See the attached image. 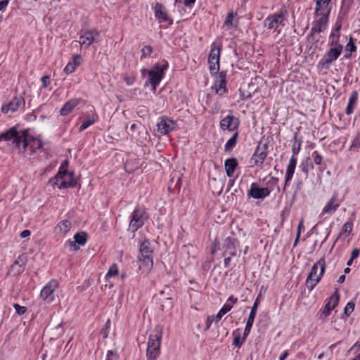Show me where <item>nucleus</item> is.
<instances>
[{"label":"nucleus","instance_id":"nucleus-62","mask_svg":"<svg viewBox=\"0 0 360 360\" xmlns=\"http://www.w3.org/2000/svg\"><path fill=\"white\" fill-rule=\"evenodd\" d=\"M302 229H304V226H303V221L301 220L298 224V226H297V236L298 237H300V234H301V231Z\"/></svg>","mask_w":360,"mask_h":360},{"label":"nucleus","instance_id":"nucleus-40","mask_svg":"<svg viewBox=\"0 0 360 360\" xmlns=\"http://www.w3.org/2000/svg\"><path fill=\"white\" fill-rule=\"evenodd\" d=\"M64 247L69 251H77L79 249V247L78 246L75 240L72 241L71 240H66L64 244Z\"/></svg>","mask_w":360,"mask_h":360},{"label":"nucleus","instance_id":"nucleus-53","mask_svg":"<svg viewBox=\"0 0 360 360\" xmlns=\"http://www.w3.org/2000/svg\"><path fill=\"white\" fill-rule=\"evenodd\" d=\"M124 80L128 86H131L135 82V77L134 76H125Z\"/></svg>","mask_w":360,"mask_h":360},{"label":"nucleus","instance_id":"nucleus-7","mask_svg":"<svg viewBox=\"0 0 360 360\" xmlns=\"http://www.w3.org/2000/svg\"><path fill=\"white\" fill-rule=\"evenodd\" d=\"M128 230L134 233L141 228L148 220V216L143 207L137 206L131 214Z\"/></svg>","mask_w":360,"mask_h":360},{"label":"nucleus","instance_id":"nucleus-39","mask_svg":"<svg viewBox=\"0 0 360 360\" xmlns=\"http://www.w3.org/2000/svg\"><path fill=\"white\" fill-rule=\"evenodd\" d=\"M278 181H279L278 178L275 177V176H271L269 178V179L268 180L267 183H266V184L268 186L267 188H269L270 189H271V191H272L274 190V188L275 187H276L277 188V191L279 192L280 191V188L278 186Z\"/></svg>","mask_w":360,"mask_h":360},{"label":"nucleus","instance_id":"nucleus-8","mask_svg":"<svg viewBox=\"0 0 360 360\" xmlns=\"http://www.w3.org/2000/svg\"><path fill=\"white\" fill-rule=\"evenodd\" d=\"M268 143L259 142L250 159L252 167H261L268 155Z\"/></svg>","mask_w":360,"mask_h":360},{"label":"nucleus","instance_id":"nucleus-22","mask_svg":"<svg viewBox=\"0 0 360 360\" xmlns=\"http://www.w3.org/2000/svg\"><path fill=\"white\" fill-rule=\"evenodd\" d=\"M72 59V61L69 62L63 70L64 72L67 75L72 73L77 67L81 65L82 58L79 54L73 55Z\"/></svg>","mask_w":360,"mask_h":360},{"label":"nucleus","instance_id":"nucleus-12","mask_svg":"<svg viewBox=\"0 0 360 360\" xmlns=\"http://www.w3.org/2000/svg\"><path fill=\"white\" fill-rule=\"evenodd\" d=\"M226 71L219 72L212 86V89L214 91L216 94L220 96L228 92L226 88Z\"/></svg>","mask_w":360,"mask_h":360},{"label":"nucleus","instance_id":"nucleus-55","mask_svg":"<svg viewBox=\"0 0 360 360\" xmlns=\"http://www.w3.org/2000/svg\"><path fill=\"white\" fill-rule=\"evenodd\" d=\"M255 316H256V314L250 313L248 321L246 322V325H248V326H250L252 327Z\"/></svg>","mask_w":360,"mask_h":360},{"label":"nucleus","instance_id":"nucleus-61","mask_svg":"<svg viewBox=\"0 0 360 360\" xmlns=\"http://www.w3.org/2000/svg\"><path fill=\"white\" fill-rule=\"evenodd\" d=\"M359 249H357V248L354 249L351 254L352 259H354L357 258L359 257Z\"/></svg>","mask_w":360,"mask_h":360},{"label":"nucleus","instance_id":"nucleus-3","mask_svg":"<svg viewBox=\"0 0 360 360\" xmlns=\"http://www.w3.org/2000/svg\"><path fill=\"white\" fill-rule=\"evenodd\" d=\"M326 270V260L323 257L312 266L306 280V285L309 291L314 290L320 282Z\"/></svg>","mask_w":360,"mask_h":360},{"label":"nucleus","instance_id":"nucleus-1","mask_svg":"<svg viewBox=\"0 0 360 360\" xmlns=\"http://www.w3.org/2000/svg\"><path fill=\"white\" fill-rule=\"evenodd\" d=\"M11 141L13 146L18 150L19 153L24 154L27 148L30 146L31 154L36 153L43 147V141L29 134L27 130L18 131L15 127L0 135V141Z\"/></svg>","mask_w":360,"mask_h":360},{"label":"nucleus","instance_id":"nucleus-33","mask_svg":"<svg viewBox=\"0 0 360 360\" xmlns=\"http://www.w3.org/2000/svg\"><path fill=\"white\" fill-rule=\"evenodd\" d=\"M311 157L313 158V162L316 165H320L319 169L322 172L326 169V165L322 164L323 158L319 153L318 151L315 150L312 153Z\"/></svg>","mask_w":360,"mask_h":360},{"label":"nucleus","instance_id":"nucleus-9","mask_svg":"<svg viewBox=\"0 0 360 360\" xmlns=\"http://www.w3.org/2000/svg\"><path fill=\"white\" fill-rule=\"evenodd\" d=\"M342 201L343 199L340 197L338 191H335L329 200L323 207L320 217H323L325 214H333L339 208Z\"/></svg>","mask_w":360,"mask_h":360},{"label":"nucleus","instance_id":"nucleus-58","mask_svg":"<svg viewBox=\"0 0 360 360\" xmlns=\"http://www.w3.org/2000/svg\"><path fill=\"white\" fill-rule=\"evenodd\" d=\"M252 328V326H248V325H245V330H244V332H243V340H246V338H248V336L249 335L250 333V330Z\"/></svg>","mask_w":360,"mask_h":360},{"label":"nucleus","instance_id":"nucleus-11","mask_svg":"<svg viewBox=\"0 0 360 360\" xmlns=\"http://www.w3.org/2000/svg\"><path fill=\"white\" fill-rule=\"evenodd\" d=\"M156 126L158 133H160L161 135H166L175 130L177 124L176 122L172 119L166 116H162L159 118Z\"/></svg>","mask_w":360,"mask_h":360},{"label":"nucleus","instance_id":"nucleus-49","mask_svg":"<svg viewBox=\"0 0 360 360\" xmlns=\"http://www.w3.org/2000/svg\"><path fill=\"white\" fill-rule=\"evenodd\" d=\"M360 147V136H356L352 141L350 150H356Z\"/></svg>","mask_w":360,"mask_h":360},{"label":"nucleus","instance_id":"nucleus-24","mask_svg":"<svg viewBox=\"0 0 360 360\" xmlns=\"http://www.w3.org/2000/svg\"><path fill=\"white\" fill-rule=\"evenodd\" d=\"M154 12L155 16L158 20L165 22L169 20L166 8L162 4L157 3L154 8Z\"/></svg>","mask_w":360,"mask_h":360},{"label":"nucleus","instance_id":"nucleus-32","mask_svg":"<svg viewBox=\"0 0 360 360\" xmlns=\"http://www.w3.org/2000/svg\"><path fill=\"white\" fill-rule=\"evenodd\" d=\"M340 25H339L335 30L330 34V45L331 46H338L339 44L338 41L340 39Z\"/></svg>","mask_w":360,"mask_h":360},{"label":"nucleus","instance_id":"nucleus-41","mask_svg":"<svg viewBox=\"0 0 360 360\" xmlns=\"http://www.w3.org/2000/svg\"><path fill=\"white\" fill-rule=\"evenodd\" d=\"M333 309L330 307V304H326L323 309L321 311L319 318L320 319H325L328 316Z\"/></svg>","mask_w":360,"mask_h":360},{"label":"nucleus","instance_id":"nucleus-21","mask_svg":"<svg viewBox=\"0 0 360 360\" xmlns=\"http://www.w3.org/2000/svg\"><path fill=\"white\" fill-rule=\"evenodd\" d=\"M81 102L80 98H72L67 101L60 110V115L66 116L69 115L75 107H77Z\"/></svg>","mask_w":360,"mask_h":360},{"label":"nucleus","instance_id":"nucleus-31","mask_svg":"<svg viewBox=\"0 0 360 360\" xmlns=\"http://www.w3.org/2000/svg\"><path fill=\"white\" fill-rule=\"evenodd\" d=\"M220 60L208 58L209 68L212 75H217L219 71Z\"/></svg>","mask_w":360,"mask_h":360},{"label":"nucleus","instance_id":"nucleus-45","mask_svg":"<svg viewBox=\"0 0 360 360\" xmlns=\"http://www.w3.org/2000/svg\"><path fill=\"white\" fill-rule=\"evenodd\" d=\"M13 307H14L16 314H18V315H23L27 311V308L25 307L20 306L18 303H14L13 304Z\"/></svg>","mask_w":360,"mask_h":360},{"label":"nucleus","instance_id":"nucleus-56","mask_svg":"<svg viewBox=\"0 0 360 360\" xmlns=\"http://www.w3.org/2000/svg\"><path fill=\"white\" fill-rule=\"evenodd\" d=\"M233 256H230V255H227L226 257H224V268H229L230 264H231V257Z\"/></svg>","mask_w":360,"mask_h":360},{"label":"nucleus","instance_id":"nucleus-28","mask_svg":"<svg viewBox=\"0 0 360 360\" xmlns=\"http://www.w3.org/2000/svg\"><path fill=\"white\" fill-rule=\"evenodd\" d=\"M71 221L65 219L60 221L56 227V231H58L60 233L65 235L71 229Z\"/></svg>","mask_w":360,"mask_h":360},{"label":"nucleus","instance_id":"nucleus-64","mask_svg":"<svg viewBox=\"0 0 360 360\" xmlns=\"http://www.w3.org/2000/svg\"><path fill=\"white\" fill-rule=\"evenodd\" d=\"M30 234H31L30 231L26 229L21 232L20 236H21V238H27V237L30 236Z\"/></svg>","mask_w":360,"mask_h":360},{"label":"nucleus","instance_id":"nucleus-5","mask_svg":"<svg viewBox=\"0 0 360 360\" xmlns=\"http://www.w3.org/2000/svg\"><path fill=\"white\" fill-rule=\"evenodd\" d=\"M168 68V63L165 61L163 64L155 63L150 70L146 69L141 70V75L145 77L148 74V81L152 86L153 91L156 90L157 86L161 82L165 75V71Z\"/></svg>","mask_w":360,"mask_h":360},{"label":"nucleus","instance_id":"nucleus-57","mask_svg":"<svg viewBox=\"0 0 360 360\" xmlns=\"http://www.w3.org/2000/svg\"><path fill=\"white\" fill-rule=\"evenodd\" d=\"M258 305H259V300H258V297H257L255 300V302L253 304V306L251 308V311H250L251 314H257V309H258Z\"/></svg>","mask_w":360,"mask_h":360},{"label":"nucleus","instance_id":"nucleus-36","mask_svg":"<svg viewBox=\"0 0 360 360\" xmlns=\"http://www.w3.org/2000/svg\"><path fill=\"white\" fill-rule=\"evenodd\" d=\"M339 299H340V295H339L338 290H336L333 293V295L329 297V300L326 304H330V307L333 309H335V307L338 304Z\"/></svg>","mask_w":360,"mask_h":360},{"label":"nucleus","instance_id":"nucleus-10","mask_svg":"<svg viewBox=\"0 0 360 360\" xmlns=\"http://www.w3.org/2000/svg\"><path fill=\"white\" fill-rule=\"evenodd\" d=\"M239 125V119L233 115L232 113L227 115L224 118H223L220 121L219 123V127L221 130H227L233 133L238 131Z\"/></svg>","mask_w":360,"mask_h":360},{"label":"nucleus","instance_id":"nucleus-19","mask_svg":"<svg viewBox=\"0 0 360 360\" xmlns=\"http://www.w3.org/2000/svg\"><path fill=\"white\" fill-rule=\"evenodd\" d=\"M330 13L329 5L316 4L315 15L316 20L314 22H328Z\"/></svg>","mask_w":360,"mask_h":360},{"label":"nucleus","instance_id":"nucleus-37","mask_svg":"<svg viewBox=\"0 0 360 360\" xmlns=\"http://www.w3.org/2000/svg\"><path fill=\"white\" fill-rule=\"evenodd\" d=\"M297 159L295 155H292L287 165L286 172L295 173V170L297 165Z\"/></svg>","mask_w":360,"mask_h":360},{"label":"nucleus","instance_id":"nucleus-34","mask_svg":"<svg viewBox=\"0 0 360 360\" xmlns=\"http://www.w3.org/2000/svg\"><path fill=\"white\" fill-rule=\"evenodd\" d=\"M74 239L78 245H84L87 240V235L85 232L77 233L74 236Z\"/></svg>","mask_w":360,"mask_h":360},{"label":"nucleus","instance_id":"nucleus-2","mask_svg":"<svg viewBox=\"0 0 360 360\" xmlns=\"http://www.w3.org/2000/svg\"><path fill=\"white\" fill-rule=\"evenodd\" d=\"M68 162L65 160L59 167L56 176L49 181L52 186H58L59 189L73 188L77 185V180L74 178V172L68 171Z\"/></svg>","mask_w":360,"mask_h":360},{"label":"nucleus","instance_id":"nucleus-29","mask_svg":"<svg viewBox=\"0 0 360 360\" xmlns=\"http://www.w3.org/2000/svg\"><path fill=\"white\" fill-rule=\"evenodd\" d=\"M221 51V46L217 44V43L215 42H213L211 44V49L209 54V58L220 60Z\"/></svg>","mask_w":360,"mask_h":360},{"label":"nucleus","instance_id":"nucleus-51","mask_svg":"<svg viewBox=\"0 0 360 360\" xmlns=\"http://www.w3.org/2000/svg\"><path fill=\"white\" fill-rule=\"evenodd\" d=\"M346 50L349 52L356 51V47L352 41V38H350L349 41L346 45Z\"/></svg>","mask_w":360,"mask_h":360},{"label":"nucleus","instance_id":"nucleus-25","mask_svg":"<svg viewBox=\"0 0 360 360\" xmlns=\"http://www.w3.org/2000/svg\"><path fill=\"white\" fill-rule=\"evenodd\" d=\"M288 15V11L285 8H282L278 13L269 15L266 20L269 22H283L286 20L285 16Z\"/></svg>","mask_w":360,"mask_h":360},{"label":"nucleus","instance_id":"nucleus-43","mask_svg":"<svg viewBox=\"0 0 360 360\" xmlns=\"http://www.w3.org/2000/svg\"><path fill=\"white\" fill-rule=\"evenodd\" d=\"M355 307V304L353 302H349L345 309H344V314L347 316H349L350 314L354 311Z\"/></svg>","mask_w":360,"mask_h":360},{"label":"nucleus","instance_id":"nucleus-52","mask_svg":"<svg viewBox=\"0 0 360 360\" xmlns=\"http://www.w3.org/2000/svg\"><path fill=\"white\" fill-rule=\"evenodd\" d=\"M233 308L232 304H225L219 310L222 314L225 315L229 311H231Z\"/></svg>","mask_w":360,"mask_h":360},{"label":"nucleus","instance_id":"nucleus-30","mask_svg":"<svg viewBox=\"0 0 360 360\" xmlns=\"http://www.w3.org/2000/svg\"><path fill=\"white\" fill-rule=\"evenodd\" d=\"M239 131H236L235 133H233L231 137L227 141L226 144L224 145V150L225 151H230L233 148L236 147L237 143V140L238 138Z\"/></svg>","mask_w":360,"mask_h":360},{"label":"nucleus","instance_id":"nucleus-44","mask_svg":"<svg viewBox=\"0 0 360 360\" xmlns=\"http://www.w3.org/2000/svg\"><path fill=\"white\" fill-rule=\"evenodd\" d=\"M118 274V268L116 264H112L109 268L105 277H112Z\"/></svg>","mask_w":360,"mask_h":360},{"label":"nucleus","instance_id":"nucleus-6","mask_svg":"<svg viewBox=\"0 0 360 360\" xmlns=\"http://www.w3.org/2000/svg\"><path fill=\"white\" fill-rule=\"evenodd\" d=\"M153 250L148 240H145L139 245V255L138 260L140 263L139 269L149 271L153 266Z\"/></svg>","mask_w":360,"mask_h":360},{"label":"nucleus","instance_id":"nucleus-48","mask_svg":"<svg viewBox=\"0 0 360 360\" xmlns=\"http://www.w3.org/2000/svg\"><path fill=\"white\" fill-rule=\"evenodd\" d=\"M41 88L45 89L48 87L51 84L50 76L46 75L41 78Z\"/></svg>","mask_w":360,"mask_h":360},{"label":"nucleus","instance_id":"nucleus-35","mask_svg":"<svg viewBox=\"0 0 360 360\" xmlns=\"http://www.w3.org/2000/svg\"><path fill=\"white\" fill-rule=\"evenodd\" d=\"M353 228V221L352 220L346 221L342 226L340 235L349 236Z\"/></svg>","mask_w":360,"mask_h":360},{"label":"nucleus","instance_id":"nucleus-26","mask_svg":"<svg viewBox=\"0 0 360 360\" xmlns=\"http://www.w3.org/2000/svg\"><path fill=\"white\" fill-rule=\"evenodd\" d=\"M238 165V160L236 158H229L224 162V168L226 175L231 177Z\"/></svg>","mask_w":360,"mask_h":360},{"label":"nucleus","instance_id":"nucleus-27","mask_svg":"<svg viewBox=\"0 0 360 360\" xmlns=\"http://www.w3.org/2000/svg\"><path fill=\"white\" fill-rule=\"evenodd\" d=\"M358 99V93L356 91H352L346 108V114L350 115L353 112L354 108L356 104Z\"/></svg>","mask_w":360,"mask_h":360},{"label":"nucleus","instance_id":"nucleus-46","mask_svg":"<svg viewBox=\"0 0 360 360\" xmlns=\"http://www.w3.org/2000/svg\"><path fill=\"white\" fill-rule=\"evenodd\" d=\"M245 342V340H243V337H240V335L238 334L234 338L233 340V345L236 347L240 348L241 346L243 345V343Z\"/></svg>","mask_w":360,"mask_h":360},{"label":"nucleus","instance_id":"nucleus-63","mask_svg":"<svg viewBox=\"0 0 360 360\" xmlns=\"http://www.w3.org/2000/svg\"><path fill=\"white\" fill-rule=\"evenodd\" d=\"M300 145H301V143H300L298 145V147H296L295 145L292 146V151L293 153V155L295 156V155L299 153V152L300 150Z\"/></svg>","mask_w":360,"mask_h":360},{"label":"nucleus","instance_id":"nucleus-14","mask_svg":"<svg viewBox=\"0 0 360 360\" xmlns=\"http://www.w3.org/2000/svg\"><path fill=\"white\" fill-rule=\"evenodd\" d=\"M240 245L239 240L236 238L226 237L223 243V253L222 256L226 257L227 255L236 256L238 248Z\"/></svg>","mask_w":360,"mask_h":360},{"label":"nucleus","instance_id":"nucleus-38","mask_svg":"<svg viewBox=\"0 0 360 360\" xmlns=\"http://www.w3.org/2000/svg\"><path fill=\"white\" fill-rule=\"evenodd\" d=\"M309 158L304 160L300 165L301 171L304 174L305 177L307 178L309 172Z\"/></svg>","mask_w":360,"mask_h":360},{"label":"nucleus","instance_id":"nucleus-59","mask_svg":"<svg viewBox=\"0 0 360 360\" xmlns=\"http://www.w3.org/2000/svg\"><path fill=\"white\" fill-rule=\"evenodd\" d=\"M235 15H236V13H234L233 11L229 12L226 16V18L224 22H232V21L234 19Z\"/></svg>","mask_w":360,"mask_h":360},{"label":"nucleus","instance_id":"nucleus-17","mask_svg":"<svg viewBox=\"0 0 360 360\" xmlns=\"http://www.w3.org/2000/svg\"><path fill=\"white\" fill-rule=\"evenodd\" d=\"M27 258L25 255H19L11 266L8 274L13 276L22 274L25 269Z\"/></svg>","mask_w":360,"mask_h":360},{"label":"nucleus","instance_id":"nucleus-16","mask_svg":"<svg viewBox=\"0 0 360 360\" xmlns=\"http://www.w3.org/2000/svg\"><path fill=\"white\" fill-rule=\"evenodd\" d=\"M271 193L269 188H260L257 183H252L248 191V195L254 199H264Z\"/></svg>","mask_w":360,"mask_h":360},{"label":"nucleus","instance_id":"nucleus-54","mask_svg":"<svg viewBox=\"0 0 360 360\" xmlns=\"http://www.w3.org/2000/svg\"><path fill=\"white\" fill-rule=\"evenodd\" d=\"M213 321H214V316H208L205 322V330L210 329Z\"/></svg>","mask_w":360,"mask_h":360},{"label":"nucleus","instance_id":"nucleus-23","mask_svg":"<svg viewBox=\"0 0 360 360\" xmlns=\"http://www.w3.org/2000/svg\"><path fill=\"white\" fill-rule=\"evenodd\" d=\"M98 120V115L97 113L94 111L91 115L88 114L85 116V120L83 121L82 124L79 128V131H82L87 129L91 125H93Z\"/></svg>","mask_w":360,"mask_h":360},{"label":"nucleus","instance_id":"nucleus-47","mask_svg":"<svg viewBox=\"0 0 360 360\" xmlns=\"http://www.w3.org/2000/svg\"><path fill=\"white\" fill-rule=\"evenodd\" d=\"M105 360H119V355L112 350H108L107 352Z\"/></svg>","mask_w":360,"mask_h":360},{"label":"nucleus","instance_id":"nucleus-42","mask_svg":"<svg viewBox=\"0 0 360 360\" xmlns=\"http://www.w3.org/2000/svg\"><path fill=\"white\" fill-rule=\"evenodd\" d=\"M153 52V47L150 45H146L143 46L141 49V59H143L146 57L150 56L151 53Z\"/></svg>","mask_w":360,"mask_h":360},{"label":"nucleus","instance_id":"nucleus-13","mask_svg":"<svg viewBox=\"0 0 360 360\" xmlns=\"http://www.w3.org/2000/svg\"><path fill=\"white\" fill-rule=\"evenodd\" d=\"M58 287V283L56 279L51 280L41 289L40 297L44 301L51 303L55 300L54 292Z\"/></svg>","mask_w":360,"mask_h":360},{"label":"nucleus","instance_id":"nucleus-15","mask_svg":"<svg viewBox=\"0 0 360 360\" xmlns=\"http://www.w3.org/2000/svg\"><path fill=\"white\" fill-rule=\"evenodd\" d=\"M343 46L338 45V46H332L319 61V65L323 67L331 64L333 61L336 60L340 56L342 51Z\"/></svg>","mask_w":360,"mask_h":360},{"label":"nucleus","instance_id":"nucleus-50","mask_svg":"<svg viewBox=\"0 0 360 360\" xmlns=\"http://www.w3.org/2000/svg\"><path fill=\"white\" fill-rule=\"evenodd\" d=\"M220 249V244L219 242L215 240L211 246V253L212 255H214Z\"/></svg>","mask_w":360,"mask_h":360},{"label":"nucleus","instance_id":"nucleus-20","mask_svg":"<svg viewBox=\"0 0 360 360\" xmlns=\"http://www.w3.org/2000/svg\"><path fill=\"white\" fill-rule=\"evenodd\" d=\"M98 38L99 32L96 30L86 31L80 37L79 43L89 47L94 41L98 40Z\"/></svg>","mask_w":360,"mask_h":360},{"label":"nucleus","instance_id":"nucleus-60","mask_svg":"<svg viewBox=\"0 0 360 360\" xmlns=\"http://www.w3.org/2000/svg\"><path fill=\"white\" fill-rule=\"evenodd\" d=\"M9 1L10 0L0 1V11L4 10L7 7V6L9 3Z\"/></svg>","mask_w":360,"mask_h":360},{"label":"nucleus","instance_id":"nucleus-4","mask_svg":"<svg viewBox=\"0 0 360 360\" xmlns=\"http://www.w3.org/2000/svg\"><path fill=\"white\" fill-rule=\"evenodd\" d=\"M162 338V328L158 326L155 333L149 336L146 350L147 360H156L160 356Z\"/></svg>","mask_w":360,"mask_h":360},{"label":"nucleus","instance_id":"nucleus-18","mask_svg":"<svg viewBox=\"0 0 360 360\" xmlns=\"http://www.w3.org/2000/svg\"><path fill=\"white\" fill-rule=\"evenodd\" d=\"M25 105V100L22 97H14L7 104L1 106V112L4 114L9 111L15 112Z\"/></svg>","mask_w":360,"mask_h":360}]
</instances>
